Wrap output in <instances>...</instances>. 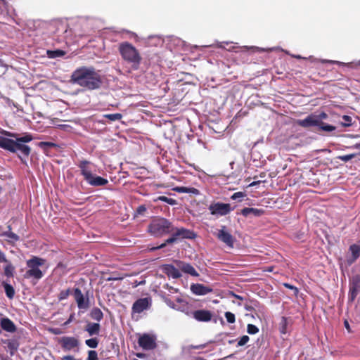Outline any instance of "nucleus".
Segmentation results:
<instances>
[{"instance_id":"f257e3e1","label":"nucleus","mask_w":360,"mask_h":360,"mask_svg":"<svg viewBox=\"0 0 360 360\" xmlns=\"http://www.w3.org/2000/svg\"><path fill=\"white\" fill-rule=\"evenodd\" d=\"M70 82L86 90H96L101 87L103 79L99 71L93 67L82 66L77 68L71 75Z\"/></svg>"},{"instance_id":"f03ea898","label":"nucleus","mask_w":360,"mask_h":360,"mask_svg":"<svg viewBox=\"0 0 360 360\" xmlns=\"http://www.w3.org/2000/svg\"><path fill=\"white\" fill-rule=\"evenodd\" d=\"M0 148L13 153H18V157L22 163H26V158L30 155L31 148L25 143L15 139L0 136Z\"/></svg>"},{"instance_id":"7ed1b4c3","label":"nucleus","mask_w":360,"mask_h":360,"mask_svg":"<svg viewBox=\"0 0 360 360\" xmlns=\"http://www.w3.org/2000/svg\"><path fill=\"white\" fill-rule=\"evenodd\" d=\"M118 51L124 61L130 64L134 70L139 68L142 57L134 45L128 41L121 42L118 44Z\"/></svg>"},{"instance_id":"20e7f679","label":"nucleus","mask_w":360,"mask_h":360,"mask_svg":"<svg viewBox=\"0 0 360 360\" xmlns=\"http://www.w3.org/2000/svg\"><path fill=\"white\" fill-rule=\"evenodd\" d=\"M148 229L153 236H162L172 233L174 230V227L167 219L157 218L152 221Z\"/></svg>"},{"instance_id":"39448f33","label":"nucleus","mask_w":360,"mask_h":360,"mask_svg":"<svg viewBox=\"0 0 360 360\" xmlns=\"http://www.w3.org/2000/svg\"><path fill=\"white\" fill-rule=\"evenodd\" d=\"M45 263V259L32 256L26 262V266L28 269L25 272V277L27 278H32L36 280L41 279L44 276V274L40 270L39 267L44 266Z\"/></svg>"},{"instance_id":"423d86ee","label":"nucleus","mask_w":360,"mask_h":360,"mask_svg":"<svg viewBox=\"0 0 360 360\" xmlns=\"http://www.w3.org/2000/svg\"><path fill=\"white\" fill-rule=\"evenodd\" d=\"M170 233L172 234L171 237L167 238L165 243L158 246L151 248L150 250L154 251L162 249L165 248L167 244L176 243L184 238L192 239L195 238V233L193 231L184 228L177 229L174 227V230Z\"/></svg>"},{"instance_id":"0eeeda50","label":"nucleus","mask_w":360,"mask_h":360,"mask_svg":"<svg viewBox=\"0 0 360 360\" xmlns=\"http://www.w3.org/2000/svg\"><path fill=\"white\" fill-rule=\"evenodd\" d=\"M211 214L216 217L225 216L229 214L232 209L231 205L228 203H223L220 202L211 203L208 207Z\"/></svg>"},{"instance_id":"6e6552de","label":"nucleus","mask_w":360,"mask_h":360,"mask_svg":"<svg viewBox=\"0 0 360 360\" xmlns=\"http://www.w3.org/2000/svg\"><path fill=\"white\" fill-rule=\"evenodd\" d=\"M73 295L79 309L82 313L85 312L90 307L88 296L84 297L82 290L78 288L74 289Z\"/></svg>"},{"instance_id":"1a4fd4ad","label":"nucleus","mask_w":360,"mask_h":360,"mask_svg":"<svg viewBox=\"0 0 360 360\" xmlns=\"http://www.w3.org/2000/svg\"><path fill=\"white\" fill-rule=\"evenodd\" d=\"M58 343L64 351H78L79 342L77 338L72 336H63L58 340Z\"/></svg>"},{"instance_id":"9d476101","label":"nucleus","mask_w":360,"mask_h":360,"mask_svg":"<svg viewBox=\"0 0 360 360\" xmlns=\"http://www.w3.org/2000/svg\"><path fill=\"white\" fill-rule=\"evenodd\" d=\"M138 343L144 350H151L156 347V337L145 333L139 338Z\"/></svg>"},{"instance_id":"9b49d317","label":"nucleus","mask_w":360,"mask_h":360,"mask_svg":"<svg viewBox=\"0 0 360 360\" xmlns=\"http://www.w3.org/2000/svg\"><path fill=\"white\" fill-rule=\"evenodd\" d=\"M216 236L219 240L225 243L228 247H233V237L226 231V227L225 226H222L221 229L218 230Z\"/></svg>"},{"instance_id":"f8f14e48","label":"nucleus","mask_w":360,"mask_h":360,"mask_svg":"<svg viewBox=\"0 0 360 360\" xmlns=\"http://www.w3.org/2000/svg\"><path fill=\"white\" fill-rule=\"evenodd\" d=\"M360 292V276L352 277L349 292V300L353 302Z\"/></svg>"},{"instance_id":"ddd939ff","label":"nucleus","mask_w":360,"mask_h":360,"mask_svg":"<svg viewBox=\"0 0 360 360\" xmlns=\"http://www.w3.org/2000/svg\"><path fill=\"white\" fill-rule=\"evenodd\" d=\"M151 305V300L148 297L140 298L137 300L132 305L133 313L140 314L144 310L148 309Z\"/></svg>"},{"instance_id":"4468645a","label":"nucleus","mask_w":360,"mask_h":360,"mask_svg":"<svg viewBox=\"0 0 360 360\" xmlns=\"http://www.w3.org/2000/svg\"><path fill=\"white\" fill-rule=\"evenodd\" d=\"M174 264L180 269L182 272L189 274L193 276H198L199 274L194 269V267L189 263L185 262L181 260H174Z\"/></svg>"},{"instance_id":"2eb2a0df","label":"nucleus","mask_w":360,"mask_h":360,"mask_svg":"<svg viewBox=\"0 0 360 360\" xmlns=\"http://www.w3.org/2000/svg\"><path fill=\"white\" fill-rule=\"evenodd\" d=\"M193 317L198 321L208 322L211 321L213 315L210 311L205 309H198L193 311Z\"/></svg>"},{"instance_id":"dca6fc26","label":"nucleus","mask_w":360,"mask_h":360,"mask_svg":"<svg viewBox=\"0 0 360 360\" xmlns=\"http://www.w3.org/2000/svg\"><path fill=\"white\" fill-rule=\"evenodd\" d=\"M163 272L169 277L174 279L179 278L182 274L180 271V269L178 268L175 264H165L162 266Z\"/></svg>"},{"instance_id":"f3484780","label":"nucleus","mask_w":360,"mask_h":360,"mask_svg":"<svg viewBox=\"0 0 360 360\" xmlns=\"http://www.w3.org/2000/svg\"><path fill=\"white\" fill-rule=\"evenodd\" d=\"M296 123L297 125L304 128L318 126V120H316V114H311L303 120H297Z\"/></svg>"},{"instance_id":"a211bd4d","label":"nucleus","mask_w":360,"mask_h":360,"mask_svg":"<svg viewBox=\"0 0 360 360\" xmlns=\"http://www.w3.org/2000/svg\"><path fill=\"white\" fill-rule=\"evenodd\" d=\"M311 62H321V63H330V64H338L339 65H346L349 68H354L356 66L360 65V60L357 62H351L348 63H345L343 62L338 61V60H326V59H316L313 56H309L308 58Z\"/></svg>"},{"instance_id":"6ab92c4d","label":"nucleus","mask_w":360,"mask_h":360,"mask_svg":"<svg viewBox=\"0 0 360 360\" xmlns=\"http://www.w3.org/2000/svg\"><path fill=\"white\" fill-rule=\"evenodd\" d=\"M0 133L4 136L13 138L15 139V140L22 143H29L33 139L32 135L30 134H26L21 137H18L17 134L10 132L6 130H1Z\"/></svg>"},{"instance_id":"aec40b11","label":"nucleus","mask_w":360,"mask_h":360,"mask_svg":"<svg viewBox=\"0 0 360 360\" xmlns=\"http://www.w3.org/2000/svg\"><path fill=\"white\" fill-rule=\"evenodd\" d=\"M191 292L196 295H205L212 292V289L202 284L196 283L191 285Z\"/></svg>"},{"instance_id":"412c9836","label":"nucleus","mask_w":360,"mask_h":360,"mask_svg":"<svg viewBox=\"0 0 360 360\" xmlns=\"http://www.w3.org/2000/svg\"><path fill=\"white\" fill-rule=\"evenodd\" d=\"M1 237H4L6 240L10 244H14L20 240V236L12 232L11 226H8V230L0 233Z\"/></svg>"},{"instance_id":"4be33fe9","label":"nucleus","mask_w":360,"mask_h":360,"mask_svg":"<svg viewBox=\"0 0 360 360\" xmlns=\"http://www.w3.org/2000/svg\"><path fill=\"white\" fill-rule=\"evenodd\" d=\"M86 181L92 186H105L108 183V179L93 174L90 176L89 179H87L86 180Z\"/></svg>"},{"instance_id":"5701e85b","label":"nucleus","mask_w":360,"mask_h":360,"mask_svg":"<svg viewBox=\"0 0 360 360\" xmlns=\"http://www.w3.org/2000/svg\"><path fill=\"white\" fill-rule=\"evenodd\" d=\"M91 162L87 160H81L78 167L80 169L81 174L84 176V180L89 179L90 176L93 174L91 169L89 168V165Z\"/></svg>"},{"instance_id":"b1692460","label":"nucleus","mask_w":360,"mask_h":360,"mask_svg":"<svg viewBox=\"0 0 360 360\" xmlns=\"http://www.w3.org/2000/svg\"><path fill=\"white\" fill-rule=\"evenodd\" d=\"M101 330V325L98 323L87 322L84 328V331L88 333L89 336L99 335Z\"/></svg>"},{"instance_id":"393cba45","label":"nucleus","mask_w":360,"mask_h":360,"mask_svg":"<svg viewBox=\"0 0 360 360\" xmlns=\"http://www.w3.org/2000/svg\"><path fill=\"white\" fill-rule=\"evenodd\" d=\"M0 324L1 328L6 332L14 333L16 330L15 325L8 318H2Z\"/></svg>"},{"instance_id":"a878e982","label":"nucleus","mask_w":360,"mask_h":360,"mask_svg":"<svg viewBox=\"0 0 360 360\" xmlns=\"http://www.w3.org/2000/svg\"><path fill=\"white\" fill-rule=\"evenodd\" d=\"M352 254L351 258L348 259L349 264L353 263L360 256V247L357 245H352L349 248Z\"/></svg>"},{"instance_id":"bb28decb","label":"nucleus","mask_w":360,"mask_h":360,"mask_svg":"<svg viewBox=\"0 0 360 360\" xmlns=\"http://www.w3.org/2000/svg\"><path fill=\"white\" fill-rule=\"evenodd\" d=\"M263 212L264 211L262 210L252 207H245L241 210V214L245 217H248L250 214L260 216Z\"/></svg>"},{"instance_id":"cd10ccee","label":"nucleus","mask_w":360,"mask_h":360,"mask_svg":"<svg viewBox=\"0 0 360 360\" xmlns=\"http://www.w3.org/2000/svg\"><path fill=\"white\" fill-rule=\"evenodd\" d=\"M176 302L178 304H174V306H172V308L188 314V312L186 311V310L188 309L187 302L180 298L176 299Z\"/></svg>"},{"instance_id":"c85d7f7f","label":"nucleus","mask_w":360,"mask_h":360,"mask_svg":"<svg viewBox=\"0 0 360 360\" xmlns=\"http://www.w3.org/2000/svg\"><path fill=\"white\" fill-rule=\"evenodd\" d=\"M89 315L92 319L98 322L101 321L103 318V314L102 311L98 307L93 308Z\"/></svg>"},{"instance_id":"c756f323","label":"nucleus","mask_w":360,"mask_h":360,"mask_svg":"<svg viewBox=\"0 0 360 360\" xmlns=\"http://www.w3.org/2000/svg\"><path fill=\"white\" fill-rule=\"evenodd\" d=\"M6 266H4V275L8 278H11L14 275L15 267L12 264L11 262L7 259V262H4Z\"/></svg>"},{"instance_id":"7c9ffc66","label":"nucleus","mask_w":360,"mask_h":360,"mask_svg":"<svg viewBox=\"0 0 360 360\" xmlns=\"http://www.w3.org/2000/svg\"><path fill=\"white\" fill-rule=\"evenodd\" d=\"M179 193H191L194 195H198L199 193V191L195 188L193 187H177L175 189Z\"/></svg>"},{"instance_id":"2f4dec72","label":"nucleus","mask_w":360,"mask_h":360,"mask_svg":"<svg viewBox=\"0 0 360 360\" xmlns=\"http://www.w3.org/2000/svg\"><path fill=\"white\" fill-rule=\"evenodd\" d=\"M3 286H4L6 296L9 299L13 298V297L15 295V290H14L13 287L11 285H10L7 283H5V282L3 283Z\"/></svg>"},{"instance_id":"473e14b6","label":"nucleus","mask_w":360,"mask_h":360,"mask_svg":"<svg viewBox=\"0 0 360 360\" xmlns=\"http://www.w3.org/2000/svg\"><path fill=\"white\" fill-rule=\"evenodd\" d=\"M47 56L49 58H60L63 56L65 54V52L62 50H48Z\"/></svg>"},{"instance_id":"72a5a7b5","label":"nucleus","mask_w":360,"mask_h":360,"mask_svg":"<svg viewBox=\"0 0 360 360\" xmlns=\"http://www.w3.org/2000/svg\"><path fill=\"white\" fill-rule=\"evenodd\" d=\"M155 201H162L165 202L170 205H176L178 204L177 201L175 199L168 198L167 196L161 195L157 198Z\"/></svg>"},{"instance_id":"f704fd0d","label":"nucleus","mask_w":360,"mask_h":360,"mask_svg":"<svg viewBox=\"0 0 360 360\" xmlns=\"http://www.w3.org/2000/svg\"><path fill=\"white\" fill-rule=\"evenodd\" d=\"M85 344L90 348L95 349L98 347V340L96 338H92L85 340Z\"/></svg>"},{"instance_id":"c9c22d12","label":"nucleus","mask_w":360,"mask_h":360,"mask_svg":"<svg viewBox=\"0 0 360 360\" xmlns=\"http://www.w3.org/2000/svg\"><path fill=\"white\" fill-rule=\"evenodd\" d=\"M38 146L43 150H46L48 148L58 147V145L53 142L41 141L38 143Z\"/></svg>"},{"instance_id":"e433bc0d","label":"nucleus","mask_w":360,"mask_h":360,"mask_svg":"<svg viewBox=\"0 0 360 360\" xmlns=\"http://www.w3.org/2000/svg\"><path fill=\"white\" fill-rule=\"evenodd\" d=\"M342 122H341V125L342 127H350L352 125V117L349 115H343L342 117Z\"/></svg>"},{"instance_id":"4c0bfd02","label":"nucleus","mask_w":360,"mask_h":360,"mask_svg":"<svg viewBox=\"0 0 360 360\" xmlns=\"http://www.w3.org/2000/svg\"><path fill=\"white\" fill-rule=\"evenodd\" d=\"M317 127H319L321 130L328 132L333 131L335 129L334 126L326 124L324 122H322L321 124H318Z\"/></svg>"},{"instance_id":"58836bf2","label":"nucleus","mask_w":360,"mask_h":360,"mask_svg":"<svg viewBox=\"0 0 360 360\" xmlns=\"http://www.w3.org/2000/svg\"><path fill=\"white\" fill-rule=\"evenodd\" d=\"M287 319L285 317L281 318V321L280 322V331L283 334H285L287 333Z\"/></svg>"},{"instance_id":"ea45409f","label":"nucleus","mask_w":360,"mask_h":360,"mask_svg":"<svg viewBox=\"0 0 360 360\" xmlns=\"http://www.w3.org/2000/svg\"><path fill=\"white\" fill-rule=\"evenodd\" d=\"M105 117L110 121L119 120L122 117V115L120 113L108 114Z\"/></svg>"},{"instance_id":"a19ab883","label":"nucleus","mask_w":360,"mask_h":360,"mask_svg":"<svg viewBox=\"0 0 360 360\" xmlns=\"http://www.w3.org/2000/svg\"><path fill=\"white\" fill-rule=\"evenodd\" d=\"M247 331L250 335H255L259 332V328L253 324H248Z\"/></svg>"},{"instance_id":"79ce46f5","label":"nucleus","mask_w":360,"mask_h":360,"mask_svg":"<svg viewBox=\"0 0 360 360\" xmlns=\"http://www.w3.org/2000/svg\"><path fill=\"white\" fill-rule=\"evenodd\" d=\"M224 315L228 323H233L236 321V317L233 313L226 311Z\"/></svg>"},{"instance_id":"37998d69","label":"nucleus","mask_w":360,"mask_h":360,"mask_svg":"<svg viewBox=\"0 0 360 360\" xmlns=\"http://www.w3.org/2000/svg\"><path fill=\"white\" fill-rule=\"evenodd\" d=\"M355 157H356V154L352 153V154H348V155H340L338 157V159H339L343 162H347V161L353 159Z\"/></svg>"},{"instance_id":"c03bdc74","label":"nucleus","mask_w":360,"mask_h":360,"mask_svg":"<svg viewBox=\"0 0 360 360\" xmlns=\"http://www.w3.org/2000/svg\"><path fill=\"white\" fill-rule=\"evenodd\" d=\"M249 340H250L249 336L243 335L238 340L237 346L238 347H242V346L245 345V344H247Z\"/></svg>"},{"instance_id":"a18cd8bd","label":"nucleus","mask_w":360,"mask_h":360,"mask_svg":"<svg viewBox=\"0 0 360 360\" xmlns=\"http://www.w3.org/2000/svg\"><path fill=\"white\" fill-rule=\"evenodd\" d=\"M98 354L95 350H89L88 352L87 360H98Z\"/></svg>"},{"instance_id":"49530a36","label":"nucleus","mask_w":360,"mask_h":360,"mask_svg":"<svg viewBox=\"0 0 360 360\" xmlns=\"http://www.w3.org/2000/svg\"><path fill=\"white\" fill-rule=\"evenodd\" d=\"M316 120H318V124H321V123L323 122V120H326L328 118V115L324 112H322L319 115H316Z\"/></svg>"},{"instance_id":"de8ad7c7","label":"nucleus","mask_w":360,"mask_h":360,"mask_svg":"<svg viewBox=\"0 0 360 360\" xmlns=\"http://www.w3.org/2000/svg\"><path fill=\"white\" fill-rule=\"evenodd\" d=\"M70 289H67L65 290H62L58 295L59 300H63L67 299L70 295Z\"/></svg>"},{"instance_id":"09e8293b","label":"nucleus","mask_w":360,"mask_h":360,"mask_svg":"<svg viewBox=\"0 0 360 360\" xmlns=\"http://www.w3.org/2000/svg\"><path fill=\"white\" fill-rule=\"evenodd\" d=\"M245 196V194L243 192H236L235 193H233L232 195H231V199L232 200H237L238 198H242L243 197Z\"/></svg>"},{"instance_id":"8fccbe9b","label":"nucleus","mask_w":360,"mask_h":360,"mask_svg":"<svg viewBox=\"0 0 360 360\" xmlns=\"http://www.w3.org/2000/svg\"><path fill=\"white\" fill-rule=\"evenodd\" d=\"M242 49H252L254 51H259V52H262V51H266L263 48H259V47H257V46H250V47L243 46Z\"/></svg>"},{"instance_id":"3c124183","label":"nucleus","mask_w":360,"mask_h":360,"mask_svg":"<svg viewBox=\"0 0 360 360\" xmlns=\"http://www.w3.org/2000/svg\"><path fill=\"white\" fill-rule=\"evenodd\" d=\"M283 285L287 288L293 290L295 294H297L298 292V289L290 283H283Z\"/></svg>"},{"instance_id":"603ef678","label":"nucleus","mask_w":360,"mask_h":360,"mask_svg":"<svg viewBox=\"0 0 360 360\" xmlns=\"http://www.w3.org/2000/svg\"><path fill=\"white\" fill-rule=\"evenodd\" d=\"M7 259L5 253L0 249V263L7 262Z\"/></svg>"},{"instance_id":"864d4df0","label":"nucleus","mask_w":360,"mask_h":360,"mask_svg":"<svg viewBox=\"0 0 360 360\" xmlns=\"http://www.w3.org/2000/svg\"><path fill=\"white\" fill-rule=\"evenodd\" d=\"M74 317H75V314L74 313L71 314L70 316H69L68 319L63 323V325L64 326L69 325L74 320Z\"/></svg>"},{"instance_id":"5fc2aeb1","label":"nucleus","mask_w":360,"mask_h":360,"mask_svg":"<svg viewBox=\"0 0 360 360\" xmlns=\"http://www.w3.org/2000/svg\"><path fill=\"white\" fill-rule=\"evenodd\" d=\"M231 43V42H229V41L218 42L217 45V47L220 48V49H224V44L228 45V44H229Z\"/></svg>"},{"instance_id":"6e6d98bb","label":"nucleus","mask_w":360,"mask_h":360,"mask_svg":"<svg viewBox=\"0 0 360 360\" xmlns=\"http://www.w3.org/2000/svg\"><path fill=\"white\" fill-rule=\"evenodd\" d=\"M146 210V208L143 205H141L137 209V212L139 214H142Z\"/></svg>"},{"instance_id":"4d7b16f0","label":"nucleus","mask_w":360,"mask_h":360,"mask_svg":"<svg viewBox=\"0 0 360 360\" xmlns=\"http://www.w3.org/2000/svg\"><path fill=\"white\" fill-rule=\"evenodd\" d=\"M51 332L55 335H60L62 333V331L59 328H53L51 330Z\"/></svg>"},{"instance_id":"13d9d810","label":"nucleus","mask_w":360,"mask_h":360,"mask_svg":"<svg viewBox=\"0 0 360 360\" xmlns=\"http://www.w3.org/2000/svg\"><path fill=\"white\" fill-rule=\"evenodd\" d=\"M74 359H75L74 356H71V355L64 356L62 358V360H74Z\"/></svg>"},{"instance_id":"bf43d9fd","label":"nucleus","mask_w":360,"mask_h":360,"mask_svg":"<svg viewBox=\"0 0 360 360\" xmlns=\"http://www.w3.org/2000/svg\"><path fill=\"white\" fill-rule=\"evenodd\" d=\"M260 184V181H253V182H252V183H250V184H249V186H250V187H252V186H256V185H257V184Z\"/></svg>"},{"instance_id":"052dcab7","label":"nucleus","mask_w":360,"mask_h":360,"mask_svg":"<svg viewBox=\"0 0 360 360\" xmlns=\"http://www.w3.org/2000/svg\"><path fill=\"white\" fill-rule=\"evenodd\" d=\"M344 324H345V327L347 329V330L350 331V327H349V324L348 321H345Z\"/></svg>"},{"instance_id":"680f3d73","label":"nucleus","mask_w":360,"mask_h":360,"mask_svg":"<svg viewBox=\"0 0 360 360\" xmlns=\"http://www.w3.org/2000/svg\"><path fill=\"white\" fill-rule=\"evenodd\" d=\"M292 57L293 58H297V59H301V58H304V59H307L306 58H302L301 56L300 55H292Z\"/></svg>"},{"instance_id":"e2e57ef3","label":"nucleus","mask_w":360,"mask_h":360,"mask_svg":"<svg viewBox=\"0 0 360 360\" xmlns=\"http://www.w3.org/2000/svg\"><path fill=\"white\" fill-rule=\"evenodd\" d=\"M232 295L238 300H242V297H240V295H236L233 292H232Z\"/></svg>"},{"instance_id":"0e129e2a","label":"nucleus","mask_w":360,"mask_h":360,"mask_svg":"<svg viewBox=\"0 0 360 360\" xmlns=\"http://www.w3.org/2000/svg\"><path fill=\"white\" fill-rule=\"evenodd\" d=\"M354 148L356 149H360V143H356Z\"/></svg>"},{"instance_id":"69168bd1","label":"nucleus","mask_w":360,"mask_h":360,"mask_svg":"<svg viewBox=\"0 0 360 360\" xmlns=\"http://www.w3.org/2000/svg\"><path fill=\"white\" fill-rule=\"evenodd\" d=\"M234 49H235V46H232L230 48L227 49V50L229 51H233Z\"/></svg>"},{"instance_id":"338daca9","label":"nucleus","mask_w":360,"mask_h":360,"mask_svg":"<svg viewBox=\"0 0 360 360\" xmlns=\"http://www.w3.org/2000/svg\"><path fill=\"white\" fill-rule=\"evenodd\" d=\"M167 304H168L170 307H172V306H174V304H175V303H174V302H167Z\"/></svg>"},{"instance_id":"774afa93","label":"nucleus","mask_w":360,"mask_h":360,"mask_svg":"<svg viewBox=\"0 0 360 360\" xmlns=\"http://www.w3.org/2000/svg\"><path fill=\"white\" fill-rule=\"evenodd\" d=\"M136 356L139 358H142L143 356V354H141V353H139L136 354Z\"/></svg>"}]
</instances>
